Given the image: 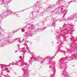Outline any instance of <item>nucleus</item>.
Listing matches in <instances>:
<instances>
[{
	"label": "nucleus",
	"instance_id": "nucleus-8",
	"mask_svg": "<svg viewBox=\"0 0 77 77\" xmlns=\"http://www.w3.org/2000/svg\"><path fill=\"white\" fill-rule=\"evenodd\" d=\"M5 70H8V68H6L5 69Z\"/></svg>",
	"mask_w": 77,
	"mask_h": 77
},
{
	"label": "nucleus",
	"instance_id": "nucleus-9",
	"mask_svg": "<svg viewBox=\"0 0 77 77\" xmlns=\"http://www.w3.org/2000/svg\"><path fill=\"white\" fill-rule=\"evenodd\" d=\"M20 50H21V52H23V50H22V49H20Z\"/></svg>",
	"mask_w": 77,
	"mask_h": 77
},
{
	"label": "nucleus",
	"instance_id": "nucleus-21",
	"mask_svg": "<svg viewBox=\"0 0 77 77\" xmlns=\"http://www.w3.org/2000/svg\"><path fill=\"white\" fill-rule=\"evenodd\" d=\"M9 77H10V76H9Z\"/></svg>",
	"mask_w": 77,
	"mask_h": 77
},
{
	"label": "nucleus",
	"instance_id": "nucleus-15",
	"mask_svg": "<svg viewBox=\"0 0 77 77\" xmlns=\"http://www.w3.org/2000/svg\"><path fill=\"white\" fill-rule=\"evenodd\" d=\"M14 32H16V31H14Z\"/></svg>",
	"mask_w": 77,
	"mask_h": 77
},
{
	"label": "nucleus",
	"instance_id": "nucleus-17",
	"mask_svg": "<svg viewBox=\"0 0 77 77\" xmlns=\"http://www.w3.org/2000/svg\"><path fill=\"white\" fill-rule=\"evenodd\" d=\"M18 41H19V42H20V40H18Z\"/></svg>",
	"mask_w": 77,
	"mask_h": 77
},
{
	"label": "nucleus",
	"instance_id": "nucleus-10",
	"mask_svg": "<svg viewBox=\"0 0 77 77\" xmlns=\"http://www.w3.org/2000/svg\"><path fill=\"white\" fill-rule=\"evenodd\" d=\"M17 63H16L14 64V65H17Z\"/></svg>",
	"mask_w": 77,
	"mask_h": 77
},
{
	"label": "nucleus",
	"instance_id": "nucleus-7",
	"mask_svg": "<svg viewBox=\"0 0 77 77\" xmlns=\"http://www.w3.org/2000/svg\"><path fill=\"white\" fill-rule=\"evenodd\" d=\"M20 59L22 60V61H23V60H24V58H23V57H20Z\"/></svg>",
	"mask_w": 77,
	"mask_h": 77
},
{
	"label": "nucleus",
	"instance_id": "nucleus-23",
	"mask_svg": "<svg viewBox=\"0 0 77 77\" xmlns=\"http://www.w3.org/2000/svg\"><path fill=\"white\" fill-rule=\"evenodd\" d=\"M1 47H2V46H1Z\"/></svg>",
	"mask_w": 77,
	"mask_h": 77
},
{
	"label": "nucleus",
	"instance_id": "nucleus-20",
	"mask_svg": "<svg viewBox=\"0 0 77 77\" xmlns=\"http://www.w3.org/2000/svg\"><path fill=\"white\" fill-rule=\"evenodd\" d=\"M57 21V20H55V21Z\"/></svg>",
	"mask_w": 77,
	"mask_h": 77
},
{
	"label": "nucleus",
	"instance_id": "nucleus-13",
	"mask_svg": "<svg viewBox=\"0 0 77 77\" xmlns=\"http://www.w3.org/2000/svg\"><path fill=\"white\" fill-rule=\"evenodd\" d=\"M73 30V29H71V31H74V30Z\"/></svg>",
	"mask_w": 77,
	"mask_h": 77
},
{
	"label": "nucleus",
	"instance_id": "nucleus-19",
	"mask_svg": "<svg viewBox=\"0 0 77 77\" xmlns=\"http://www.w3.org/2000/svg\"><path fill=\"white\" fill-rule=\"evenodd\" d=\"M61 0V1H63V0Z\"/></svg>",
	"mask_w": 77,
	"mask_h": 77
},
{
	"label": "nucleus",
	"instance_id": "nucleus-1",
	"mask_svg": "<svg viewBox=\"0 0 77 77\" xmlns=\"http://www.w3.org/2000/svg\"><path fill=\"white\" fill-rule=\"evenodd\" d=\"M11 38V36L9 35H7V37L5 38L4 41V42H2V44H1V45H2L3 47L5 46V44H11L14 42H15V41L17 40L18 39H19V38H16V39H13L12 40H9V38Z\"/></svg>",
	"mask_w": 77,
	"mask_h": 77
},
{
	"label": "nucleus",
	"instance_id": "nucleus-18",
	"mask_svg": "<svg viewBox=\"0 0 77 77\" xmlns=\"http://www.w3.org/2000/svg\"><path fill=\"white\" fill-rule=\"evenodd\" d=\"M24 30V29H22V30Z\"/></svg>",
	"mask_w": 77,
	"mask_h": 77
},
{
	"label": "nucleus",
	"instance_id": "nucleus-16",
	"mask_svg": "<svg viewBox=\"0 0 77 77\" xmlns=\"http://www.w3.org/2000/svg\"><path fill=\"white\" fill-rule=\"evenodd\" d=\"M22 70H23V71H24V69H22Z\"/></svg>",
	"mask_w": 77,
	"mask_h": 77
},
{
	"label": "nucleus",
	"instance_id": "nucleus-22",
	"mask_svg": "<svg viewBox=\"0 0 77 77\" xmlns=\"http://www.w3.org/2000/svg\"><path fill=\"white\" fill-rule=\"evenodd\" d=\"M17 15H18V14H17Z\"/></svg>",
	"mask_w": 77,
	"mask_h": 77
},
{
	"label": "nucleus",
	"instance_id": "nucleus-5",
	"mask_svg": "<svg viewBox=\"0 0 77 77\" xmlns=\"http://www.w3.org/2000/svg\"><path fill=\"white\" fill-rule=\"evenodd\" d=\"M5 13H9V10L8 9H7L6 10Z\"/></svg>",
	"mask_w": 77,
	"mask_h": 77
},
{
	"label": "nucleus",
	"instance_id": "nucleus-2",
	"mask_svg": "<svg viewBox=\"0 0 77 77\" xmlns=\"http://www.w3.org/2000/svg\"><path fill=\"white\" fill-rule=\"evenodd\" d=\"M11 0H2V3H1V5H3V4H8L10 2H11Z\"/></svg>",
	"mask_w": 77,
	"mask_h": 77
},
{
	"label": "nucleus",
	"instance_id": "nucleus-11",
	"mask_svg": "<svg viewBox=\"0 0 77 77\" xmlns=\"http://www.w3.org/2000/svg\"><path fill=\"white\" fill-rule=\"evenodd\" d=\"M40 57V56H39L37 58H39Z\"/></svg>",
	"mask_w": 77,
	"mask_h": 77
},
{
	"label": "nucleus",
	"instance_id": "nucleus-4",
	"mask_svg": "<svg viewBox=\"0 0 77 77\" xmlns=\"http://www.w3.org/2000/svg\"><path fill=\"white\" fill-rule=\"evenodd\" d=\"M1 77H6V75H1Z\"/></svg>",
	"mask_w": 77,
	"mask_h": 77
},
{
	"label": "nucleus",
	"instance_id": "nucleus-12",
	"mask_svg": "<svg viewBox=\"0 0 77 77\" xmlns=\"http://www.w3.org/2000/svg\"><path fill=\"white\" fill-rule=\"evenodd\" d=\"M49 59H51V57H49Z\"/></svg>",
	"mask_w": 77,
	"mask_h": 77
},
{
	"label": "nucleus",
	"instance_id": "nucleus-6",
	"mask_svg": "<svg viewBox=\"0 0 77 77\" xmlns=\"http://www.w3.org/2000/svg\"><path fill=\"white\" fill-rule=\"evenodd\" d=\"M74 16H75V17H77V13H75L74 14Z\"/></svg>",
	"mask_w": 77,
	"mask_h": 77
},
{
	"label": "nucleus",
	"instance_id": "nucleus-14",
	"mask_svg": "<svg viewBox=\"0 0 77 77\" xmlns=\"http://www.w3.org/2000/svg\"><path fill=\"white\" fill-rule=\"evenodd\" d=\"M2 32H4V30H2Z\"/></svg>",
	"mask_w": 77,
	"mask_h": 77
},
{
	"label": "nucleus",
	"instance_id": "nucleus-3",
	"mask_svg": "<svg viewBox=\"0 0 77 77\" xmlns=\"http://www.w3.org/2000/svg\"><path fill=\"white\" fill-rule=\"evenodd\" d=\"M6 66V65H2L1 66V68L2 69H3L4 68V67H5Z\"/></svg>",
	"mask_w": 77,
	"mask_h": 77
}]
</instances>
